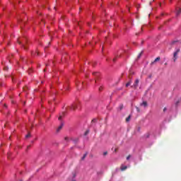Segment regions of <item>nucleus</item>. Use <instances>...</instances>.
<instances>
[{
	"label": "nucleus",
	"instance_id": "nucleus-1",
	"mask_svg": "<svg viewBox=\"0 0 181 181\" xmlns=\"http://www.w3.org/2000/svg\"><path fill=\"white\" fill-rule=\"evenodd\" d=\"M179 53H180V49L177 48L175 49V52L173 53V60L174 62H176V60H177V55L179 54Z\"/></svg>",
	"mask_w": 181,
	"mask_h": 181
},
{
	"label": "nucleus",
	"instance_id": "nucleus-2",
	"mask_svg": "<svg viewBox=\"0 0 181 181\" xmlns=\"http://www.w3.org/2000/svg\"><path fill=\"white\" fill-rule=\"evenodd\" d=\"M139 84V79H136L133 86H132L133 88H138V86Z\"/></svg>",
	"mask_w": 181,
	"mask_h": 181
},
{
	"label": "nucleus",
	"instance_id": "nucleus-3",
	"mask_svg": "<svg viewBox=\"0 0 181 181\" xmlns=\"http://www.w3.org/2000/svg\"><path fill=\"white\" fill-rule=\"evenodd\" d=\"M78 108V103H76L71 106V110H77Z\"/></svg>",
	"mask_w": 181,
	"mask_h": 181
},
{
	"label": "nucleus",
	"instance_id": "nucleus-4",
	"mask_svg": "<svg viewBox=\"0 0 181 181\" xmlns=\"http://www.w3.org/2000/svg\"><path fill=\"white\" fill-rule=\"evenodd\" d=\"M64 126V123L62 122L59 127L57 129V132H60Z\"/></svg>",
	"mask_w": 181,
	"mask_h": 181
},
{
	"label": "nucleus",
	"instance_id": "nucleus-5",
	"mask_svg": "<svg viewBox=\"0 0 181 181\" xmlns=\"http://www.w3.org/2000/svg\"><path fill=\"white\" fill-rule=\"evenodd\" d=\"M26 45H28V40L25 39L23 42L22 46L24 49H28V47H26Z\"/></svg>",
	"mask_w": 181,
	"mask_h": 181
},
{
	"label": "nucleus",
	"instance_id": "nucleus-6",
	"mask_svg": "<svg viewBox=\"0 0 181 181\" xmlns=\"http://www.w3.org/2000/svg\"><path fill=\"white\" fill-rule=\"evenodd\" d=\"M160 60V57H158L157 58L155 59V60L153 62H152L151 63V66H153V64H155V63H156V62H159Z\"/></svg>",
	"mask_w": 181,
	"mask_h": 181
},
{
	"label": "nucleus",
	"instance_id": "nucleus-7",
	"mask_svg": "<svg viewBox=\"0 0 181 181\" xmlns=\"http://www.w3.org/2000/svg\"><path fill=\"white\" fill-rule=\"evenodd\" d=\"M141 107H144V108H146V107H148V102L147 101H144L141 103H140Z\"/></svg>",
	"mask_w": 181,
	"mask_h": 181
},
{
	"label": "nucleus",
	"instance_id": "nucleus-8",
	"mask_svg": "<svg viewBox=\"0 0 181 181\" xmlns=\"http://www.w3.org/2000/svg\"><path fill=\"white\" fill-rule=\"evenodd\" d=\"M127 169H128V167L126 165L125 166L122 165L120 168V170H122V172H124V170H127Z\"/></svg>",
	"mask_w": 181,
	"mask_h": 181
},
{
	"label": "nucleus",
	"instance_id": "nucleus-9",
	"mask_svg": "<svg viewBox=\"0 0 181 181\" xmlns=\"http://www.w3.org/2000/svg\"><path fill=\"white\" fill-rule=\"evenodd\" d=\"M180 13H181V9H180V8H178V9L177 10L176 16H179L180 15Z\"/></svg>",
	"mask_w": 181,
	"mask_h": 181
},
{
	"label": "nucleus",
	"instance_id": "nucleus-10",
	"mask_svg": "<svg viewBox=\"0 0 181 181\" xmlns=\"http://www.w3.org/2000/svg\"><path fill=\"white\" fill-rule=\"evenodd\" d=\"M93 76H94L95 77H98L100 76V73H98V72H93Z\"/></svg>",
	"mask_w": 181,
	"mask_h": 181
},
{
	"label": "nucleus",
	"instance_id": "nucleus-11",
	"mask_svg": "<svg viewBox=\"0 0 181 181\" xmlns=\"http://www.w3.org/2000/svg\"><path fill=\"white\" fill-rule=\"evenodd\" d=\"M87 155H88V153H86L81 158V160H84V159H86V158L87 157Z\"/></svg>",
	"mask_w": 181,
	"mask_h": 181
},
{
	"label": "nucleus",
	"instance_id": "nucleus-12",
	"mask_svg": "<svg viewBox=\"0 0 181 181\" xmlns=\"http://www.w3.org/2000/svg\"><path fill=\"white\" fill-rule=\"evenodd\" d=\"M132 83V81H129L127 84H126V87H129V86H131V84Z\"/></svg>",
	"mask_w": 181,
	"mask_h": 181
},
{
	"label": "nucleus",
	"instance_id": "nucleus-13",
	"mask_svg": "<svg viewBox=\"0 0 181 181\" xmlns=\"http://www.w3.org/2000/svg\"><path fill=\"white\" fill-rule=\"evenodd\" d=\"M98 119H93L91 121V124H96Z\"/></svg>",
	"mask_w": 181,
	"mask_h": 181
},
{
	"label": "nucleus",
	"instance_id": "nucleus-14",
	"mask_svg": "<svg viewBox=\"0 0 181 181\" xmlns=\"http://www.w3.org/2000/svg\"><path fill=\"white\" fill-rule=\"evenodd\" d=\"M131 119V116H129L126 118V122H129V121Z\"/></svg>",
	"mask_w": 181,
	"mask_h": 181
},
{
	"label": "nucleus",
	"instance_id": "nucleus-15",
	"mask_svg": "<svg viewBox=\"0 0 181 181\" xmlns=\"http://www.w3.org/2000/svg\"><path fill=\"white\" fill-rule=\"evenodd\" d=\"M33 54H37V56H39V52L36 51L35 52H33Z\"/></svg>",
	"mask_w": 181,
	"mask_h": 181
},
{
	"label": "nucleus",
	"instance_id": "nucleus-16",
	"mask_svg": "<svg viewBox=\"0 0 181 181\" xmlns=\"http://www.w3.org/2000/svg\"><path fill=\"white\" fill-rule=\"evenodd\" d=\"M136 110L137 111V112H141V110H139V107L136 106Z\"/></svg>",
	"mask_w": 181,
	"mask_h": 181
},
{
	"label": "nucleus",
	"instance_id": "nucleus-17",
	"mask_svg": "<svg viewBox=\"0 0 181 181\" xmlns=\"http://www.w3.org/2000/svg\"><path fill=\"white\" fill-rule=\"evenodd\" d=\"M25 138H26V139L30 138V133H28V134L25 136Z\"/></svg>",
	"mask_w": 181,
	"mask_h": 181
},
{
	"label": "nucleus",
	"instance_id": "nucleus-18",
	"mask_svg": "<svg viewBox=\"0 0 181 181\" xmlns=\"http://www.w3.org/2000/svg\"><path fill=\"white\" fill-rule=\"evenodd\" d=\"M130 158H131V155H129V156L127 157V160H129Z\"/></svg>",
	"mask_w": 181,
	"mask_h": 181
},
{
	"label": "nucleus",
	"instance_id": "nucleus-19",
	"mask_svg": "<svg viewBox=\"0 0 181 181\" xmlns=\"http://www.w3.org/2000/svg\"><path fill=\"white\" fill-rule=\"evenodd\" d=\"M107 155H108V152L106 151V152H104V153H103V156H107Z\"/></svg>",
	"mask_w": 181,
	"mask_h": 181
},
{
	"label": "nucleus",
	"instance_id": "nucleus-20",
	"mask_svg": "<svg viewBox=\"0 0 181 181\" xmlns=\"http://www.w3.org/2000/svg\"><path fill=\"white\" fill-rule=\"evenodd\" d=\"M120 110H122V108H124V105H121L120 107H119Z\"/></svg>",
	"mask_w": 181,
	"mask_h": 181
},
{
	"label": "nucleus",
	"instance_id": "nucleus-21",
	"mask_svg": "<svg viewBox=\"0 0 181 181\" xmlns=\"http://www.w3.org/2000/svg\"><path fill=\"white\" fill-rule=\"evenodd\" d=\"M62 116H59V117L58 118L59 121H62Z\"/></svg>",
	"mask_w": 181,
	"mask_h": 181
},
{
	"label": "nucleus",
	"instance_id": "nucleus-22",
	"mask_svg": "<svg viewBox=\"0 0 181 181\" xmlns=\"http://www.w3.org/2000/svg\"><path fill=\"white\" fill-rule=\"evenodd\" d=\"M101 90H103V87L100 86V87L99 88V91H101Z\"/></svg>",
	"mask_w": 181,
	"mask_h": 181
},
{
	"label": "nucleus",
	"instance_id": "nucleus-23",
	"mask_svg": "<svg viewBox=\"0 0 181 181\" xmlns=\"http://www.w3.org/2000/svg\"><path fill=\"white\" fill-rule=\"evenodd\" d=\"M116 60H117V58H114V59H113V62H115Z\"/></svg>",
	"mask_w": 181,
	"mask_h": 181
},
{
	"label": "nucleus",
	"instance_id": "nucleus-24",
	"mask_svg": "<svg viewBox=\"0 0 181 181\" xmlns=\"http://www.w3.org/2000/svg\"><path fill=\"white\" fill-rule=\"evenodd\" d=\"M88 134V131H86V132H85V135H87Z\"/></svg>",
	"mask_w": 181,
	"mask_h": 181
},
{
	"label": "nucleus",
	"instance_id": "nucleus-25",
	"mask_svg": "<svg viewBox=\"0 0 181 181\" xmlns=\"http://www.w3.org/2000/svg\"><path fill=\"white\" fill-rule=\"evenodd\" d=\"M8 67H6H6H4V70H8Z\"/></svg>",
	"mask_w": 181,
	"mask_h": 181
},
{
	"label": "nucleus",
	"instance_id": "nucleus-26",
	"mask_svg": "<svg viewBox=\"0 0 181 181\" xmlns=\"http://www.w3.org/2000/svg\"><path fill=\"white\" fill-rule=\"evenodd\" d=\"M165 111H166V107H164V109H163L164 112H165Z\"/></svg>",
	"mask_w": 181,
	"mask_h": 181
},
{
	"label": "nucleus",
	"instance_id": "nucleus-27",
	"mask_svg": "<svg viewBox=\"0 0 181 181\" xmlns=\"http://www.w3.org/2000/svg\"><path fill=\"white\" fill-rule=\"evenodd\" d=\"M69 139L68 137H65V141H67Z\"/></svg>",
	"mask_w": 181,
	"mask_h": 181
},
{
	"label": "nucleus",
	"instance_id": "nucleus-28",
	"mask_svg": "<svg viewBox=\"0 0 181 181\" xmlns=\"http://www.w3.org/2000/svg\"><path fill=\"white\" fill-rule=\"evenodd\" d=\"M18 43L21 45L22 42H21V41H18Z\"/></svg>",
	"mask_w": 181,
	"mask_h": 181
},
{
	"label": "nucleus",
	"instance_id": "nucleus-29",
	"mask_svg": "<svg viewBox=\"0 0 181 181\" xmlns=\"http://www.w3.org/2000/svg\"><path fill=\"white\" fill-rule=\"evenodd\" d=\"M140 129H141V127H138V131H140Z\"/></svg>",
	"mask_w": 181,
	"mask_h": 181
},
{
	"label": "nucleus",
	"instance_id": "nucleus-30",
	"mask_svg": "<svg viewBox=\"0 0 181 181\" xmlns=\"http://www.w3.org/2000/svg\"><path fill=\"white\" fill-rule=\"evenodd\" d=\"M117 148H115V152H117Z\"/></svg>",
	"mask_w": 181,
	"mask_h": 181
},
{
	"label": "nucleus",
	"instance_id": "nucleus-31",
	"mask_svg": "<svg viewBox=\"0 0 181 181\" xmlns=\"http://www.w3.org/2000/svg\"><path fill=\"white\" fill-rule=\"evenodd\" d=\"M74 177H76V174L75 173L74 174Z\"/></svg>",
	"mask_w": 181,
	"mask_h": 181
},
{
	"label": "nucleus",
	"instance_id": "nucleus-32",
	"mask_svg": "<svg viewBox=\"0 0 181 181\" xmlns=\"http://www.w3.org/2000/svg\"><path fill=\"white\" fill-rule=\"evenodd\" d=\"M29 148H30V146H28V149H29Z\"/></svg>",
	"mask_w": 181,
	"mask_h": 181
},
{
	"label": "nucleus",
	"instance_id": "nucleus-33",
	"mask_svg": "<svg viewBox=\"0 0 181 181\" xmlns=\"http://www.w3.org/2000/svg\"><path fill=\"white\" fill-rule=\"evenodd\" d=\"M77 24L80 26V23H77Z\"/></svg>",
	"mask_w": 181,
	"mask_h": 181
},
{
	"label": "nucleus",
	"instance_id": "nucleus-34",
	"mask_svg": "<svg viewBox=\"0 0 181 181\" xmlns=\"http://www.w3.org/2000/svg\"><path fill=\"white\" fill-rule=\"evenodd\" d=\"M175 42H176V41H173V43H175Z\"/></svg>",
	"mask_w": 181,
	"mask_h": 181
},
{
	"label": "nucleus",
	"instance_id": "nucleus-35",
	"mask_svg": "<svg viewBox=\"0 0 181 181\" xmlns=\"http://www.w3.org/2000/svg\"><path fill=\"white\" fill-rule=\"evenodd\" d=\"M178 103H179V102H177V103H176V105H177Z\"/></svg>",
	"mask_w": 181,
	"mask_h": 181
},
{
	"label": "nucleus",
	"instance_id": "nucleus-36",
	"mask_svg": "<svg viewBox=\"0 0 181 181\" xmlns=\"http://www.w3.org/2000/svg\"><path fill=\"white\" fill-rule=\"evenodd\" d=\"M8 159H9V156H8Z\"/></svg>",
	"mask_w": 181,
	"mask_h": 181
},
{
	"label": "nucleus",
	"instance_id": "nucleus-37",
	"mask_svg": "<svg viewBox=\"0 0 181 181\" xmlns=\"http://www.w3.org/2000/svg\"><path fill=\"white\" fill-rule=\"evenodd\" d=\"M72 181H76V180H72Z\"/></svg>",
	"mask_w": 181,
	"mask_h": 181
},
{
	"label": "nucleus",
	"instance_id": "nucleus-38",
	"mask_svg": "<svg viewBox=\"0 0 181 181\" xmlns=\"http://www.w3.org/2000/svg\"><path fill=\"white\" fill-rule=\"evenodd\" d=\"M21 181H22V180H21Z\"/></svg>",
	"mask_w": 181,
	"mask_h": 181
}]
</instances>
